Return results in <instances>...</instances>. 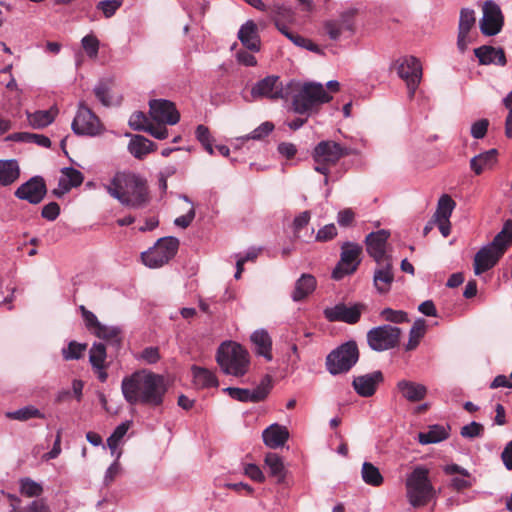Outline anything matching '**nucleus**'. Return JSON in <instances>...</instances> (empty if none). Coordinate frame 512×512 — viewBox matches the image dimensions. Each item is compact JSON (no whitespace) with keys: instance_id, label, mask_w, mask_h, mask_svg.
I'll use <instances>...</instances> for the list:
<instances>
[{"instance_id":"b1692460","label":"nucleus","mask_w":512,"mask_h":512,"mask_svg":"<svg viewBox=\"0 0 512 512\" xmlns=\"http://www.w3.org/2000/svg\"><path fill=\"white\" fill-rule=\"evenodd\" d=\"M474 54L478 58L481 65H490L495 63L497 65L504 66L507 63L503 48H495L490 45H483L474 49Z\"/></svg>"},{"instance_id":"a19ab883","label":"nucleus","mask_w":512,"mask_h":512,"mask_svg":"<svg viewBox=\"0 0 512 512\" xmlns=\"http://www.w3.org/2000/svg\"><path fill=\"white\" fill-rule=\"evenodd\" d=\"M265 464L269 468L270 475L276 477L278 482L284 479V465L279 455L268 453L265 457Z\"/></svg>"},{"instance_id":"9d476101","label":"nucleus","mask_w":512,"mask_h":512,"mask_svg":"<svg viewBox=\"0 0 512 512\" xmlns=\"http://www.w3.org/2000/svg\"><path fill=\"white\" fill-rule=\"evenodd\" d=\"M401 329L391 325L374 327L367 333V341L374 351H385L398 346Z\"/></svg>"},{"instance_id":"ea45409f","label":"nucleus","mask_w":512,"mask_h":512,"mask_svg":"<svg viewBox=\"0 0 512 512\" xmlns=\"http://www.w3.org/2000/svg\"><path fill=\"white\" fill-rule=\"evenodd\" d=\"M363 481L371 486H380L383 483V477L379 469L370 462H364L362 465Z\"/></svg>"},{"instance_id":"6e6552de","label":"nucleus","mask_w":512,"mask_h":512,"mask_svg":"<svg viewBox=\"0 0 512 512\" xmlns=\"http://www.w3.org/2000/svg\"><path fill=\"white\" fill-rule=\"evenodd\" d=\"M178 247L179 241L177 238H161L153 248L142 254L143 263L150 268L162 267L176 255Z\"/></svg>"},{"instance_id":"473e14b6","label":"nucleus","mask_w":512,"mask_h":512,"mask_svg":"<svg viewBox=\"0 0 512 512\" xmlns=\"http://www.w3.org/2000/svg\"><path fill=\"white\" fill-rule=\"evenodd\" d=\"M20 170L15 160H0V185L8 186L19 178Z\"/></svg>"},{"instance_id":"f8f14e48","label":"nucleus","mask_w":512,"mask_h":512,"mask_svg":"<svg viewBox=\"0 0 512 512\" xmlns=\"http://www.w3.org/2000/svg\"><path fill=\"white\" fill-rule=\"evenodd\" d=\"M397 74L405 81L409 97L413 98L422 78V65L419 59L414 56H406L400 59Z\"/></svg>"},{"instance_id":"412c9836","label":"nucleus","mask_w":512,"mask_h":512,"mask_svg":"<svg viewBox=\"0 0 512 512\" xmlns=\"http://www.w3.org/2000/svg\"><path fill=\"white\" fill-rule=\"evenodd\" d=\"M476 24L475 11L468 8H462L460 11L457 47L461 53H464L468 44L472 42L470 32Z\"/></svg>"},{"instance_id":"f704fd0d","label":"nucleus","mask_w":512,"mask_h":512,"mask_svg":"<svg viewBox=\"0 0 512 512\" xmlns=\"http://www.w3.org/2000/svg\"><path fill=\"white\" fill-rule=\"evenodd\" d=\"M449 437L447 429L442 425H432L427 432H420L418 440L421 444L438 443Z\"/></svg>"},{"instance_id":"bb28decb","label":"nucleus","mask_w":512,"mask_h":512,"mask_svg":"<svg viewBox=\"0 0 512 512\" xmlns=\"http://www.w3.org/2000/svg\"><path fill=\"white\" fill-rule=\"evenodd\" d=\"M289 432L286 427L272 424L263 431V441L270 448H278L288 440Z\"/></svg>"},{"instance_id":"680f3d73","label":"nucleus","mask_w":512,"mask_h":512,"mask_svg":"<svg viewBox=\"0 0 512 512\" xmlns=\"http://www.w3.org/2000/svg\"><path fill=\"white\" fill-rule=\"evenodd\" d=\"M337 236V228L334 224L325 225L319 229L316 234V241L327 242L334 239Z\"/></svg>"},{"instance_id":"603ef678","label":"nucleus","mask_w":512,"mask_h":512,"mask_svg":"<svg viewBox=\"0 0 512 512\" xmlns=\"http://www.w3.org/2000/svg\"><path fill=\"white\" fill-rule=\"evenodd\" d=\"M151 121L141 112H134L129 119V126L135 131H144Z\"/></svg>"},{"instance_id":"0e129e2a","label":"nucleus","mask_w":512,"mask_h":512,"mask_svg":"<svg viewBox=\"0 0 512 512\" xmlns=\"http://www.w3.org/2000/svg\"><path fill=\"white\" fill-rule=\"evenodd\" d=\"M277 29L284 36H286L291 42H293L295 45L300 47L302 45V43H305V38L304 37H302L301 35L293 33L292 31H290L289 28L285 24L277 23Z\"/></svg>"},{"instance_id":"7ed1b4c3","label":"nucleus","mask_w":512,"mask_h":512,"mask_svg":"<svg viewBox=\"0 0 512 512\" xmlns=\"http://www.w3.org/2000/svg\"><path fill=\"white\" fill-rule=\"evenodd\" d=\"M512 243V220H507L502 230L494 237L493 241L481 248L474 257V273H482L493 268Z\"/></svg>"},{"instance_id":"c85d7f7f","label":"nucleus","mask_w":512,"mask_h":512,"mask_svg":"<svg viewBox=\"0 0 512 512\" xmlns=\"http://www.w3.org/2000/svg\"><path fill=\"white\" fill-rule=\"evenodd\" d=\"M316 285L317 281L313 275L307 273L302 274L295 283L292 299L296 302L304 300L315 290Z\"/></svg>"},{"instance_id":"69168bd1","label":"nucleus","mask_w":512,"mask_h":512,"mask_svg":"<svg viewBox=\"0 0 512 512\" xmlns=\"http://www.w3.org/2000/svg\"><path fill=\"white\" fill-rule=\"evenodd\" d=\"M60 214V206L56 202H50L42 208L41 215L43 218L53 221Z\"/></svg>"},{"instance_id":"4be33fe9","label":"nucleus","mask_w":512,"mask_h":512,"mask_svg":"<svg viewBox=\"0 0 512 512\" xmlns=\"http://www.w3.org/2000/svg\"><path fill=\"white\" fill-rule=\"evenodd\" d=\"M383 381V373L381 371H374L369 374L354 377L352 386L359 396L371 397L375 394L377 387Z\"/></svg>"},{"instance_id":"4d7b16f0","label":"nucleus","mask_w":512,"mask_h":512,"mask_svg":"<svg viewBox=\"0 0 512 512\" xmlns=\"http://www.w3.org/2000/svg\"><path fill=\"white\" fill-rule=\"evenodd\" d=\"M95 96L104 105H111L110 87L107 82L101 81L94 89Z\"/></svg>"},{"instance_id":"9b49d317","label":"nucleus","mask_w":512,"mask_h":512,"mask_svg":"<svg viewBox=\"0 0 512 512\" xmlns=\"http://www.w3.org/2000/svg\"><path fill=\"white\" fill-rule=\"evenodd\" d=\"M71 127L77 135L95 136L103 130V125L97 115L84 103L79 105Z\"/></svg>"},{"instance_id":"c9c22d12","label":"nucleus","mask_w":512,"mask_h":512,"mask_svg":"<svg viewBox=\"0 0 512 512\" xmlns=\"http://www.w3.org/2000/svg\"><path fill=\"white\" fill-rule=\"evenodd\" d=\"M94 335H96L98 338L107 341L109 345L115 348L120 347L123 339L121 329L116 326L102 325V327L98 329V331Z\"/></svg>"},{"instance_id":"1a4fd4ad","label":"nucleus","mask_w":512,"mask_h":512,"mask_svg":"<svg viewBox=\"0 0 512 512\" xmlns=\"http://www.w3.org/2000/svg\"><path fill=\"white\" fill-rule=\"evenodd\" d=\"M362 246L346 241L341 245L340 260L332 272V278L340 280L346 275L355 273L361 263Z\"/></svg>"},{"instance_id":"052dcab7","label":"nucleus","mask_w":512,"mask_h":512,"mask_svg":"<svg viewBox=\"0 0 512 512\" xmlns=\"http://www.w3.org/2000/svg\"><path fill=\"white\" fill-rule=\"evenodd\" d=\"M165 123H156L153 124L152 122L148 123V127L144 130L145 132H148L151 136H153L156 139L163 140L168 137V130L164 126Z\"/></svg>"},{"instance_id":"7c9ffc66","label":"nucleus","mask_w":512,"mask_h":512,"mask_svg":"<svg viewBox=\"0 0 512 512\" xmlns=\"http://www.w3.org/2000/svg\"><path fill=\"white\" fill-rule=\"evenodd\" d=\"M497 155L496 149H490L473 157L470 161V167L475 174L480 175L485 169L491 168L496 163Z\"/></svg>"},{"instance_id":"aec40b11","label":"nucleus","mask_w":512,"mask_h":512,"mask_svg":"<svg viewBox=\"0 0 512 512\" xmlns=\"http://www.w3.org/2000/svg\"><path fill=\"white\" fill-rule=\"evenodd\" d=\"M347 150L339 143L334 141H321L313 151L315 162H324L335 165L343 156L347 155Z\"/></svg>"},{"instance_id":"de8ad7c7","label":"nucleus","mask_w":512,"mask_h":512,"mask_svg":"<svg viewBox=\"0 0 512 512\" xmlns=\"http://www.w3.org/2000/svg\"><path fill=\"white\" fill-rule=\"evenodd\" d=\"M129 427H130V422L127 421V422L121 423L120 425H118L115 428L114 432L107 439V445L112 452L118 447L119 442L125 436Z\"/></svg>"},{"instance_id":"e2e57ef3","label":"nucleus","mask_w":512,"mask_h":512,"mask_svg":"<svg viewBox=\"0 0 512 512\" xmlns=\"http://www.w3.org/2000/svg\"><path fill=\"white\" fill-rule=\"evenodd\" d=\"M489 127L488 119H480L474 122L471 126V135L475 139H482L485 137Z\"/></svg>"},{"instance_id":"cd10ccee","label":"nucleus","mask_w":512,"mask_h":512,"mask_svg":"<svg viewBox=\"0 0 512 512\" xmlns=\"http://www.w3.org/2000/svg\"><path fill=\"white\" fill-rule=\"evenodd\" d=\"M250 338L255 346L256 354L263 356L267 361H271L273 358L272 339L268 332L264 329H259L254 331Z\"/></svg>"},{"instance_id":"0eeeda50","label":"nucleus","mask_w":512,"mask_h":512,"mask_svg":"<svg viewBox=\"0 0 512 512\" xmlns=\"http://www.w3.org/2000/svg\"><path fill=\"white\" fill-rule=\"evenodd\" d=\"M359 360V349L355 341H348L333 351L326 358L327 370L332 375L344 374Z\"/></svg>"},{"instance_id":"338daca9","label":"nucleus","mask_w":512,"mask_h":512,"mask_svg":"<svg viewBox=\"0 0 512 512\" xmlns=\"http://www.w3.org/2000/svg\"><path fill=\"white\" fill-rule=\"evenodd\" d=\"M354 219L355 213L351 208H346L338 212L337 221L342 227H348L352 225Z\"/></svg>"},{"instance_id":"2eb2a0df","label":"nucleus","mask_w":512,"mask_h":512,"mask_svg":"<svg viewBox=\"0 0 512 512\" xmlns=\"http://www.w3.org/2000/svg\"><path fill=\"white\" fill-rule=\"evenodd\" d=\"M366 309L363 303H356L351 307L344 303H339L334 307H328L324 310L325 318L330 322H345L348 324H356L361 317L362 311Z\"/></svg>"},{"instance_id":"39448f33","label":"nucleus","mask_w":512,"mask_h":512,"mask_svg":"<svg viewBox=\"0 0 512 512\" xmlns=\"http://www.w3.org/2000/svg\"><path fill=\"white\" fill-rule=\"evenodd\" d=\"M332 97L325 91L322 84L306 83L300 91L294 95L292 109L297 114H308L327 103Z\"/></svg>"},{"instance_id":"423d86ee","label":"nucleus","mask_w":512,"mask_h":512,"mask_svg":"<svg viewBox=\"0 0 512 512\" xmlns=\"http://www.w3.org/2000/svg\"><path fill=\"white\" fill-rule=\"evenodd\" d=\"M428 475L429 471L427 468L418 466L407 478V497L413 507L426 505L432 497L433 487Z\"/></svg>"},{"instance_id":"8fccbe9b","label":"nucleus","mask_w":512,"mask_h":512,"mask_svg":"<svg viewBox=\"0 0 512 512\" xmlns=\"http://www.w3.org/2000/svg\"><path fill=\"white\" fill-rule=\"evenodd\" d=\"M11 505L12 509L9 512H51L44 499H36L26 507L20 509H18L14 503Z\"/></svg>"},{"instance_id":"dca6fc26","label":"nucleus","mask_w":512,"mask_h":512,"mask_svg":"<svg viewBox=\"0 0 512 512\" xmlns=\"http://www.w3.org/2000/svg\"><path fill=\"white\" fill-rule=\"evenodd\" d=\"M504 17L500 7L492 1L485 2L480 30L485 36L497 35L503 27Z\"/></svg>"},{"instance_id":"3c124183","label":"nucleus","mask_w":512,"mask_h":512,"mask_svg":"<svg viewBox=\"0 0 512 512\" xmlns=\"http://www.w3.org/2000/svg\"><path fill=\"white\" fill-rule=\"evenodd\" d=\"M274 129V124L271 122H264L256 129H254L249 135L243 137L245 140H262L267 137Z\"/></svg>"},{"instance_id":"bf43d9fd","label":"nucleus","mask_w":512,"mask_h":512,"mask_svg":"<svg viewBox=\"0 0 512 512\" xmlns=\"http://www.w3.org/2000/svg\"><path fill=\"white\" fill-rule=\"evenodd\" d=\"M324 29L331 40H338L342 32L345 30L337 20H329L325 22Z\"/></svg>"},{"instance_id":"58836bf2","label":"nucleus","mask_w":512,"mask_h":512,"mask_svg":"<svg viewBox=\"0 0 512 512\" xmlns=\"http://www.w3.org/2000/svg\"><path fill=\"white\" fill-rule=\"evenodd\" d=\"M426 332V321L424 319H418L414 322L410 333H409V341L406 345V350L411 351L416 349L419 345L421 338H423Z\"/></svg>"},{"instance_id":"e433bc0d","label":"nucleus","mask_w":512,"mask_h":512,"mask_svg":"<svg viewBox=\"0 0 512 512\" xmlns=\"http://www.w3.org/2000/svg\"><path fill=\"white\" fill-rule=\"evenodd\" d=\"M192 373L194 382L201 387H216L218 386V380L215 374L202 367L192 366Z\"/></svg>"},{"instance_id":"09e8293b","label":"nucleus","mask_w":512,"mask_h":512,"mask_svg":"<svg viewBox=\"0 0 512 512\" xmlns=\"http://www.w3.org/2000/svg\"><path fill=\"white\" fill-rule=\"evenodd\" d=\"M380 316L383 320L392 323H403L408 322V315L402 310H393L391 308H385L380 312Z\"/></svg>"},{"instance_id":"20e7f679","label":"nucleus","mask_w":512,"mask_h":512,"mask_svg":"<svg viewBox=\"0 0 512 512\" xmlns=\"http://www.w3.org/2000/svg\"><path fill=\"white\" fill-rule=\"evenodd\" d=\"M216 359L225 374L235 377L244 376L250 367L248 351L236 342L221 344Z\"/></svg>"},{"instance_id":"79ce46f5","label":"nucleus","mask_w":512,"mask_h":512,"mask_svg":"<svg viewBox=\"0 0 512 512\" xmlns=\"http://www.w3.org/2000/svg\"><path fill=\"white\" fill-rule=\"evenodd\" d=\"M6 417L18 421H27L31 418H45V415L34 406H26L13 412H7Z\"/></svg>"},{"instance_id":"f03ea898","label":"nucleus","mask_w":512,"mask_h":512,"mask_svg":"<svg viewBox=\"0 0 512 512\" xmlns=\"http://www.w3.org/2000/svg\"><path fill=\"white\" fill-rule=\"evenodd\" d=\"M106 190L122 205L133 209L145 207L150 200L146 179L133 172H117Z\"/></svg>"},{"instance_id":"864d4df0","label":"nucleus","mask_w":512,"mask_h":512,"mask_svg":"<svg viewBox=\"0 0 512 512\" xmlns=\"http://www.w3.org/2000/svg\"><path fill=\"white\" fill-rule=\"evenodd\" d=\"M484 433V426L478 422H471L461 428L460 435L464 438L473 439L482 436Z\"/></svg>"},{"instance_id":"5fc2aeb1","label":"nucleus","mask_w":512,"mask_h":512,"mask_svg":"<svg viewBox=\"0 0 512 512\" xmlns=\"http://www.w3.org/2000/svg\"><path fill=\"white\" fill-rule=\"evenodd\" d=\"M80 310L83 316V319L85 321L86 327L88 330H90L93 334H95L98 329L102 327L103 324H101L96 315L92 313L91 311L87 310L85 306H80Z\"/></svg>"},{"instance_id":"c03bdc74","label":"nucleus","mask_w":512,"mask_h":512,"mask_svg":"<svg viewBox=\"0 0 512 512\" xmlns=\"http://www.w3.org/2000/svg\"><path fill=\"white\" fill-rule=\"evenodd\" d=\"M267 13L274 21L276 27L277 23H281L282 20H290L293 17V13L290 8L278 3L269 6Z\"/></svg>"},{"instance_id":"f257e3e1","label":"nucleus","mask_w":512,"mask_h":512,"mask_svg":"<svg viewBox=\"0 0 512 512\" xmlns=\"http://www.w3.org/2000/svg\"><path fill=\"white\" fill-rule=\"evenodd\" d=\"M121 391L130 405L158 408L164 403L168 385L163 375L142 369L122 379Z\"/></svg>"},{"instance_id":"f3484780","label":"nucleus","mask_w":512,"mask_h":512,"mask_svg":"<svg viewBox=\"0 0 512 512\" xmlns=\"http://www.w3.org/2000/svg\"><path fill=\"white\" fill-rule=\"evenodd\" d=\"M150 116L158 123L175 125L179 122L180 114L175 104L165 99H154L149 102Z\"/></svg>"},{"instance_id":"774afa93","label":"nucleus","mask_w":512,"mask_h":512,"mask_svg":"<svg viewBox=\"0 0 512 512\" xmlns=\"http://www.w3.org/2000/svg\"><path fill=\"white\" fill-rule=\"evenodd\" d=\"M355 14H356V10L350 9V10H347V11L343 12L340 15V19L338 21L340 22V24L342 25V27L345 30L351 31V32L354 31L353 18L355 16Z\"/></svg>"},{"instance_id":"6ab92c4d","label":"nucleus","mask_w":512,"mask_h":512,"mask_svg":"<svg viewBox=\"0 0 512 512\" xmlns=\"http://www.w3.org/2000/svg\"><path fill=\"white\" fill-rule=\"evenodd\" d=\"M390 233L386 230H379L368 234L365 238L367 253L376 261L377 264L391 260L386 255V244Z\"/></svg>"},{"instance_id":"393cba45","label":"nucleus","mask_w":512,"mask_h":512,"mask_svg":"<svg viewBox=\"0 0 512 512\" xmlns=\"http://www.w3.org/2000/svg\"><path fill=\"white\" fill-rule=\"evenodd\" d=\"M397 389L404 399L413 403L422 401L428 393L425 385L405 379L398 381Z\"/></svg>"},{"instance_id":"ddd939ff","label":"nucleus","mask_w":512,"mask_h":512,"mask_svg":"<svg viewBox=\"0 0 512 512\" xmlns=\"http://www.w3.org/2000/svg\"><path fill=\"white\" fill-rule=\"evenodd\" d=\"M273 387L272 377L265 375L260 384L253 390L245 388L228 387L224 389L227 394L240 402H261L267 398Z\"/></svg>"},{"instance_id":"37998d69","label":"nucleus","mask_w":512,"mask_h":512,"mask_svg":"<svg viewBox=\"0 0 512 512\" xmlns=\"http://www.w3.org/2000/svg\"><path fill=\"white\" fill-rule=\"evenodd\" d=\"M106 347L103 343H94L89 351V361L92 368H101L106 365Z\"/></svg>"},{"instance_id":"6e6d98bb","label":"nucleus","mask_w":512,"mask_h":512,"mask_svg":"<svg viewBox=\"0 0 512 512\" xmlns=\"http://www.w3.org/2000/svg\"><path fill=\"white\" fill-rule=\"evenodd\" d=\"M122 0H103L97 5V8L103 12L105 17H112L115 12L122 6Z\"/></svg>"},{"instance_id":"49530a36","label":"nucleus","mask_w":512,"mask_h":512,"mask_svg":"<svg viewBox=\"0 0 512 512\" xmlns=\"http://www.w3.org/2000/svg\"><path fill=\"white\" fill-rule=\"evenodd\" d=\"M21 494L27 497H38L42 494V486L30 478L22 479L20 482Z\"/></svg>"},{"instance_id":"4c0bfd02","label":"nucleus","mask_w":512,"mask_h":512,"mask_svg":"<svg viewBox=\"0 0 512 512\" xmlns=\"http://www.w3.org/2000/svg\"><path fill=\"white\" fill-rule=\"evenodd\" d=\"M455 206V201L449 195H442L438 200L437 209L433 215L434 220H449Z\"/></svg>"},{"instance_id":"72a5a7b5","label":"nucleus","mask_w":512,"mask_h":512,"mask_svg":"<svg viewBox=\"0 0 512 512\" xmlns=\"http://www.w3.org/2000/svg\"><path fill=\"white\" fill-rule=\"evenodd\" d=\"M64 177L60 178L59 186L68 192L73 187L80 186L84 181L83 174L72 167H66L61 170Z\"/></svg>"},{"instance_id":"5701e85b","label":"nucleus","mask_w":512,"mask_h":512,"mask_svg":"<svg viewBox=\"0 0 512 512\" xmlns=\"http://www.w3.org/2000/svg\"><path fill=\"white\" fill-rule=\"evenodd\" d=\"M394 281L393 265L391 260H385L374 271L373 283L380 294L389 292Z\"/></svg>"},{"instance_id":"a878e982","label":"nucleus","mask_w":512,"mask_h":512,"mask_svg":"<svg viewBox=\"0 0 512 512\" xmlns=\"http://www.w3.org/2000/svg\"><path fill=\"white\" fill-rule=\"evenodd\" d=\"M238 39L248 50L254 52L260 50V36L257 31V25L252 20L247 21L240 27Z\"/></svg>"},{"instance_id":"a211bd4d","label":"nucleus","mask_w":512,"mask_h":512,"mask_svg":"<svg viewBox=\"0 0 512 512\" xmlns=\"http://www.w3.org/2000/svg\"><path fill=\"white\" fill-rule=\"evenodd\" d=\"M46 192L47 188L44 179L40 176H35L20 185L14 194L19 199L26 200L31 204H38L44 199Z\"/></svg>"},{"instance_id":"4468645a","label":"nucleus","mask_w":512,"mask_h":512,"mask_svg":"<svg viewBox=\"0 0 512 512\" xmlns=\"http://www.w3.org/2000/svg\"><path fill=\"white\" fill-rule=\"evenodd\" d=\"M251 96L254 100L268 98L270 100L284 99L287 92L278 76L270 75L259 80L251 89Z\"/></svg>"},{"instance_id":"a18cd8bd","label":"nucleus","mask_w":512,"mask_h":512,"mask_svg":"<svg viewBox=\"0 0 512 512\" xmlns=\"http://www.w3.org/2000/svg\"><path fill=\"white\" fill-rule=\"evenodd\" d=\"M87 349V344H81L76 341L69 342L67 348L62 349V356L65 360H78L82 358Z\"/></svg>"},{"instance_id":"13d9d810","label":"nucleus","mask_w":512,"mask_h":512,"mask_svg":"<svg viewBox=\"0 0 512 512\" xmlns=\"http://www.w3.org/2000/svg\"><path fill=\"white\" fill-rule=\"evenodd\" d=\"M82 46L89 57L94 58L97 56L99 41L94 35H86L83 37Z\"/></svg>"},{"instance_id":"c756f323","label":"nucleus","mask_w":512,"mask_h":512,"mask_svg":"<svg viewBox=\"0 0 512 512\" xmlns=\"http://www.w3.org/2000/svg\"><path fill=\"white\" fill-rule=\"evenodd\" d=\"M57 113L58 110L56 108L39 110L33 113L27 112V121L33 129H43L54 121Z\"/></svg>"},{"instance_id":"2f4dec72","label":"nucleus","mask_w":512,"mask_h":512,"mask_svg":"<svg viewBox=\"0 0 512 512\" xmlns=\"http://www.w3.org/2000/svg\"><path fill=\"white\" fill-rule=\"evenodd\" d=\"M154 147L155 144L152 141L141 135H134L128 145L129 152L138 159L149 154Z\"/></svg>"}]
</instances>
